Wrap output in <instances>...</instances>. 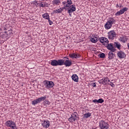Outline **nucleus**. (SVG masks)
<instances>
[{
	"label": "nucleus",
	"instance_id": "obj_1",
	"mask_svg": "<svg viewBox=\"0 0 129 129\" xmlns=\"http://www.w3.org/2000/svg\"><path fill=\"white\" fill-rule=\"evenodd\" d=\"M115 19L113 18H110L109 20L104 25L105 29H106V30H109V29H111L112 25H113V24H115Z\"/></svg>",
	"mask_w": 129,
	"mask_h": 129
},
{
	"label": "nucleus",
	"instance_id": "obj_2",
	"mask_svg": "<svg viewBox=\"0 0 129 129\" xmlns=\"http://www.w3.org/2000/svg\"><path fill=\"white\" fill-rule=\"evenodd\" d=\"M5 124L6 126L10 127L9 129H18V127H17V124L13 121L8 120L6 122Z\"/></svg>",
	"mask_w": 129,
	"mask_h": 129
},
{
	"label": "nucleus",
	"instance_id": "obj_3",
	"mask_svg": "<svg viewBox=\"0 0 129 129\" xmlns=\"http://www.w3.org/2000/svg\"><path fill=\"white\" fill-rule=\"evenodd\" d=\"M63 59H59L58 60L54 59L51 60V65L52 66H62L63 65Z\"/></svg>",
	"mask_w": 129,
	"mask_h": 129
},
{
	"label": "nucleus",
	"instance_id": "obj_4",
	"mask_svg": "<svg viewBox=\"0 0 129 129\" xmlns=\"http://www.w3.org/2000/svg\"><path fill=\"white\" fill-rule=\"evenodd\" d=\"M47 98V96H44V97H40L37 99L34 100L32 101V104L33 105H36L38 103H40L41 101H44Z\"/></svg>",
	"mask_w": 129,
	"mask_h": 129
},
{
	"label": "nucleus",
	"instance_id": "obj_5",
	"mask_svg": "<svg viewBox=\"0 0 129 129\" xmlns=\"http://www.w3.org/2000/svg\"><path fill=\"white\" fill-rule=\"evenodd\" d=\"M99 126L101 129H108L109 127L108 124L103 120L100 121Z\"/></svg>",
	"mask_w": 129,
	"mask_h": 129
},
{
	"label": "nucleus",
	"instance_id": "obj_6",
	"mask_svg": "<svg viewBox=\"0 0 129 129\" xmlns=\"http://www.w3.org/2000/svg\"><path fill=\"white\" fill-rule=\"evenodd\" d=\"M108 82H109V79L107 77H105L99 80V83H100V84H103V85H107Z\"/></svg>",
	"mask_w": 129,
	"mask_h": 129
},
{
	"label": "nucleus",
	"instance_id": "obj_7",
	"mask_svg": "<svg viewBox=\"0 0 129 129\" xmlns=\"http://www.w3.org/2000/svg\"><path fill=\"white\" fill-rule=\"evenodd\" d=\"M108 38L110 40H113V39H114V38L116 37V33L113 30L109 31L108 33Z\"/></svg>",
	"mask_w": 129,
	"mask_h": 129
},
{
	"label": "nucleus",
	"instance_id": "obj_8",
	"mask_svg": "<svg viewBox=\"0 0 129 129\" xmlns=\"http://www.w3.org/2000/svg\"><path fill=\"white\" fill-rule=\"evenodd\" d=\"M44 83L45 87L47 88H52L54 86V83L52 81H45Z\"/></svg>",
	"mask_w": 129,
	"mask_h": 129
},
{
	"label": "nucleus",
	"instance_id": "obj_9",
	"mask_svg": "<svg viewBox=\"0 0 129 129\" xmlns=\"http://www.w3.org/2000/svg\"><path fill=\"white\" fill-rule=\"evenodd\" d=\"M99 41L103 45H104V46H107L109 43L108 39L106 37H101L99 39Z\"/></svg>",
	"mask_w": 129,
	"mask_h": 129
},
{
	"label": "nucleus",
	"instance_id": "obj_10",
	"mask_svg": "<svg viewBox=\"0 0 129 129\" xmlns=\"http://www.w3.org/2000/svg\"><path fill=\"white\" fill-rule=\"evenodd\" d=\"M78 119V117L76 114H72L71 117L69 118V120L70 122H74Z\"/></svg>",
	"mask_w": 129,
	"mask_h": 129
},
{
	"label": "nucleus",
	"instance_id": "obj_11",
	"mask_svg": "<svg viewBox=\"0 0 129 129\" xmlns=\"http://www.w3.org/2000/svg\"><path fill=\"white\" fill-rule=\"evenodd\" d=\"M127 8H124L120 10L119 11L116 12L115 14V16H120V15H122V14L124 13V12H126L127 11Z\"/></svg>",
	"mask_w": 129,
	"mask_h": 129
},
{
	"label": "nucleus",
	"instance_id": "obj_12",
	"mask_svg": "<svg viewBox=\"0 0 129 129\" xmlns=\"http://www.w3.org/2000/svg\"><path fill=\"white\" fill-rule=\"evenodd\" d=\"M67 60H64V59H63V63L62 65H65L66 66V67H69V66H71V65L72 64V62H71V61L69 60V59H68V58H67Z\"/></svg>",
	"mask_w": 129,
	"mask_h": 129
},
{
	"label": "nucleus",
	"instance_id": "obj_13",
	"mask_svg": "<svg viewBox=\"0 0 129 129\" xmlns=\"http://www.w3.org/2000/svg\"><path fill=\"white\" fill-rule=\"evenodd\" d=\"M62 5H64V8H69L70 5H72V1L68 0L67 2H63Z\"/></svg>",
	"mask_w": 129,
	"mask_h": 129
},
{
	"label": "nucleus",
	"instance_id": "obj_14",
	"mask_svg": "<svg viewBox=\"0 0 129 129\" xmlns=\"http://www.w3.org/2000/svg\"><path fill=\"white\" fill-rule=\"evenodd\" d=\"M69 8H70V9L68 10V13L69 14H72V13L76 11V8L75 5L70 6Z\"/></svg>",
	"mask_w": 129,
	"mask_h": 129
},
{
	"label": "nucleus",
	"instance_id": "obj_15",
	"mask_svg": "<svg viewBox=\"0 0 129 129\" xmlns=\"http://www.w3.org/2000/svg\"><path fill=\"white\" fill-rule=\"evenodd\" d=\"M117 55L120 59H123L126 56L125 53L121 51H118Z\"/></svg>",
	"mask_w": 129,
	"mask_h": 129
},
{
	"label": "nucleus",
	"instance_id": "obj_16",
	"mask_svg": "<svg viewBox=\"0 0 129 129\" xmlns=\"http://www.w3.org/2000/svg\"><path fill=\"white\" fill-rule=\"evenodd\" d=\"M106 46H107V49L111 51V52H115V49L114 47H113V44L112 43H110L109 44L108 43V44Z\"/></svg>",
	"mask_w": 129,
	"mask_h": 129
},
{
	"label": "nucleus",
	"instance_id": "obj_17",
	"mask_svg": "<svg viewBox=\"0 0 129 129\" xmlns=\"http://www.w3.org/2000/svg\"><path fill=\"white\" fill-rule=\"evenodd\" d=\"M42 125L43 127L47 128L50 126V121L48 120H45L43 121V122L42 123Z\"/></svg>",
	"mask_w": 129,
	"mask_h": 129
},
{
	"label": "nucleus",
	"instance_id": "obj_18",
	"mask_svg": "<svg viewBox=\"0 0 129 129\" xmlns=\"http://www.w3.org/2000/svg\"><path fill=\"white\" fill-rule=\"evenodd\" d=\"M119 40L120 42H122V43H125L127 41V38L125 36H122L119 38Z\"/></svg>",
	"mask_w": 129,
	"mask_h": 129
},
{
	"label": "nucleus",
	"instance_id": "obj_19",
	"mask_svg": "<svg viewBox=\"0 0 129 129\" xmlns=\"http://www.w3.org/2000/svg\"><path fill=\"white\" fill-rule=\"evenodd\" d=\"M72 79H73V80H74V81L75 82H78V76H77V75H73L72 76Z\"/></svg>",
	"mask_w": 129,
	"mask_h": 129
},
{
	"label": "nucleus",
	"instance_id": "obj_20",
	"mask_svg": "<svg viewBox=\"0 0 129 129\" xmlns=\"http://www.w3.org/2000/svg\"><path fill=\"white\" fill-rule=\"evenodd\" d=\"M63 8H59L58 9H56L55 10L53 11V13L54 14H58V13H62V12H63Z\"/></svg>",
	"mask_w": 129,
	"mask_h": 129
},
{
	"label": "nucleus",
	"instance_id": "obj_21",
	"mask_svg": "<svg viewBox=\"0 0 129 129\" xmlns=\"http://www.w3.org/2000/svg\"><path fill=\"white\" fill-rule=\"evenodd\" d=\"M2 38H9V34L7 33V31L2 33L1 34Z\"/></svg>",
	"mask_w": 129,
	"mask_h": 129
},
{
	"label": "nucleus",
	"instance_id": "obj_22",
	"mask_svg": "<svg viewBox=\"0 0 129 129\" xmlns=\"http://www.w3.org/2000/svg\"><path fill=\"white\" fill-rule=\"evenodd\" d=\"M114 46L115 48H117L119 50L120 49V44L118 42H114Z\"/></svg>",
	"mask_w": 129,
	"mask_h": 129
},
{
	"label": "nucleus",
	"instance_id": "obj_23",
	"mask_svg": "<svg viewBox=\"0 0 129 129\" xmlns=\"http://www.w3.org/2000/svg\"><path fill=\"white\" fill-rule=\"evenodd\" d=\"M113 57H114V54L112 53V52L111 51L109 52V54H108L109 59L111 60V59H112Z\"/></svg>",
	"mask_w": 129,
	"mask_h": 129
},
{
	"label": "nucleus",
	"instance_id": "obj_24",
	"mask_svg": "<svg viewBox=\"0 0 129 129\" xmlns=\"http://www.w3.org/2000/svg\"><path fill=\"white\" fill-rule=\"evenodd\" d=\"M50 104L51 102H50L48 100H45V101L43 102V104L44 105H45V106L50 105Z\"/></svg>",
	"mask_w": 129,
	"mask_h": 129
},
{
	"label": "nucleus",
	"instance_id": "obj_25",
	"mask_svg": "<svg viewBox=\"0 0 129 129\" xmlns=\"http://www.w3.org/2000/svg\"><path fill=\"white\" fill-rule=\"evenodd\" d=\"M91 116V113H87L84 114V117L85 118H88Z\"/></svg>",
	"mask_w": 129,
	"mask_h": 129
},
{
	"label": "nucleus",
	"instance_id": "obj_26",
	"mask_svg": "<svg viewBox=\"0 0 129 129\" xmlns=\"http://www.w3.org/2000/svg\"><path fill=\"white\" fill-rule=\"evenodd\" d=\"M42 17L44 19H46V20H49V14L47 13H45L42 15Z\"/></svg>",
	"mask_w": 129,
	"mask_h": 129
},
{
	"label": "nucleus",
	"instance_id": "obj_27",
	"mask_svg": "<svg viewBox=\"0 0 129 129\" xmlns=\"http://www.w3.org/2000/svg\"><path fill=\"white\" fill-rule=\"evenodd\" d=\"M97 37H94L91 39V41L92 43H96L97 42Z\"/></svg>",
	"mask_w": 129,
	"mask_h": 129
},
{
	"label": "nucleus",
	"instance_id": "obj_28",
	"mask_svg": "<svg viewBox=\"0 0 129 129\" xmlns=\"http://www.w3.org/2000/svg\"><path fill=\"white\" fill-rule=\"evenodd\" d=\"M53 5H59L60 4V1L59 0H53Z\"/></svg>",
	"mask_w": 129,
	"mask_h": 129
},
{
	"label": "nucleus",
	"instance_id": "obj_29",
	"mask_svg": "<svg viewBox=\"0 0 129 129\" xmlns=\"http://www.w3.org/2000/svg\"><path fill=\"white\" fill-rule=\"evenodd\" d=\"M39 7H41V8H44V7H46V4L44 3L41 2V3L37 4Z\"/></svg>",
	"mask_w": 129,
	"mask_h": 129
},
{
	"label": "nucleus",
	"instance_id": "obj_30",
	"mask_svg": "<svg viewBox=\"0 0 129 129\" xmlns=\"http://www.w3.org/2000/svg\"><path fill=\"white\" fill-rule=\"evenodd\" d=\"M70 57L71 58H77V55H76V53H72L71 54H70Z\"/></svg>",
	"mask_w": 129,
	"mask_h": 129
},
{
	"label": "nucleus",
	"instance_id": "obj_31",
	"mask_svg": "<svg viewBox=\"0 0 129 129\" xmlns=\"http://www.w3.org/2000/svg\"><path fill=\"white\" fill-rule=\"evenodd\" d=\"M7 33L8 35V37L10 38V37H11V35H13V31L8 30V31H7Z\"/></svg>",
	"mask_w": 129,
	"mask_h": 129
},
{
	"label": "nucleus",
	"instance_id": "obj_32",
	"mask_svg": "<svg viewBox=\"0 0 129 129\" xmlns=\"http://www.w3.org/2000/svg\"><path fill=\"white\" fill-rule=\"evenodd\" d=\"M31 4L32 5H35V6H39V4H39V3H38V2H37V1H33L31 3Z\"/></svg>",
	"mask_w": 129,
	"mask_h": 129
},
{
	"label": "nucleus",
	"instance_id": "obj_33",
	"mask_svg": "<svg viewBox=\"0 0 129 129\" xmlns=\"http://www.w3.org/2000/svg\"><path fill=\"white\" fill-rule=\"evenodd\" d=\"M107 84H109V85H110L112 87H114L115 86L114 84H113V83L111 82L110 81H109Z\"/></svg>",
	"mask_w": 129,
	"mask_h": 129
},
{
	"label": "nucleus",
	"instance_id": "obj_34",
	"mask_svg": "<svg viewBox=\"0 0 129 129\" xmlns=\"http://www.w3.org/2000/svg\"><path fill=\"white\" fill-rule=\"evenodd\" d=\"M99 55H100V58H105V54L103 53H102Z\"/></svg>",
	"mask_w": 129,
	"mask_h": 129
},
{
	"label": "nucleus",
	"instance_id": "obj_35",
	"mask_svg": "<svg viewBox=\"0 0 129 129\" xmlns=\"http://www.w3.org/2000/svg\"><path fill=\"white\" fill-rule=\"evenodd\" d=\"M104 100L102 99H99L98 100V103H102V102H104Z\"/></svg>",
	"mask_w": 129,
	"mask_h": 129
},
{
	"label": "nucleus",
	"instance_id": "obj_36",
	"mask_svg": "<svg viewBox=\"0 0 129 129\" xmlns=\"http://www.w3.org/2000/svg\"><path fill=\"white\" fill-rule=\"evenodd\" d=\"M48 20V22L50 25H53V22H52V21L50 20V18H49Z\"/></svg>",
	"mask_w": 129,
	"mask_h": 129
},
{
	"label": "nucleus",
	"instance_id": "obj_37",
	"mask_svg": "<svg viewBox=\"0 0 129 129\" xmlns=\"http://www.w3.org/2000/svg\"><path fill=\"white\" fill-rule=\"evenodd\" d=\"M93 102H94V103H98V100H97V99L93 100Z\"/></svg>",
	"mask_w": 129,
	"mask_h": 129
},
{
	"label": "nucleus",
	"instance_id": "obj_38",
	"mask_svg": "<svg viewBox=\"0 0 129 129\" xmlns=\"http://www.w3.org/2000/svg\"><path fill=\"white\" fill-rule=\"evenodd\" d=\"M116 7L117 8H121V5H120V4H119V5L117 4L116 5Z\"/></svg>",
	"mask_w": 129,
	"mask_h": 129
},
{
	"label": "nucleus",
	"instance_id": "obj_39",
	"mask_svg": "<svg viewBox=\"0 0 129 129\" xmlns=\"http://www.w3.org/2000/svg\"><path fill=\"white\" fill-rule=\"evenodd\" d=\"M92 86L93 87H96V84H95V83H94L92 84Z\"/></svg>",
	"mask_w": 129,
	"mask_h": 129
},
{
	"label": "nucleus",
	"instance_id": "obj_40",
	"mask_svg": "<svg viewBox=\"0 0 129 129\" xmlns=\"http://www.w3.org/2000/svg\"><path fill=\"white\" fill-rule=\"evenodd\" d=\"M77 55V58H80V57L81 56L80 54H76Z\"/></svg>",
	"mask_w": 129,
	"mask_h": 129
},
{
	"label": "nucleus",
	"instance_id": "obj_41",
	"mask_svg": "<svg viewBox=\"0 0 129 129\" xmlns=\"http://www.w3.org/2000/svg\"><path fill=\"white\" fill-rule=\"evenodd\" d=\"M71 14H72V13L69 14L70 17H71V16H72Z\"/></svg>",
	"mask_w": 129,
	"mask_h": 129
}]
</instances>
